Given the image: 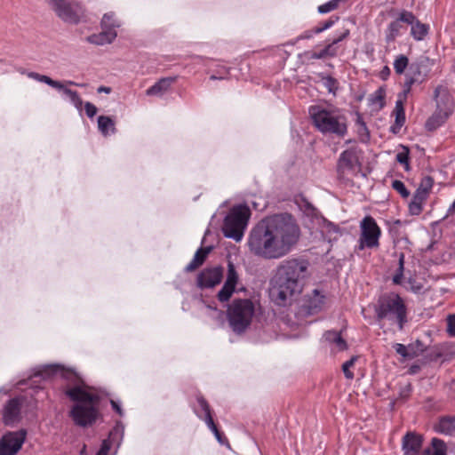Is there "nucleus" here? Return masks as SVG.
I'll list each match as a JSON object with an SVG mask.
<instances>
[{
	"label": "nucleus",
	"instance_id": "nucleus-54",
	"mask_svg": "<svg viewBox=\"0 0 455 455\" xmlns=\"http://www.w3.org/2000/svg\"><path fill=\"white\" fill-rule=\"evenodd\" d=\"M207 308H208V309H210V310H213V311H214V312H216L219 315H221V314H222V313H221V311L217 310L215 307H212L208 306V307H207Z\"/></svg>",
	"mask_w": 455,
	"mask_h": 455
},
{
	"label": "nucleus",
	"instance_id": "nucleus-43",
	"mask_svg": "<svg viewBox=\"0 0 455 455\" xmlns=\"http://www.w3.org/2000/svg\"><path fill=\"white\" fill-rule=\"evenodd\" d=\"M392 188L398 192L403 198H407L410 196V192L405 188L403 181L395 180L392 182Z\"/></svg>",
	"mask_w": 455,
	"mask_h": 455
},
{
	"label": "nucleus",
	"instance_id": "nucleus-27",
	"mask_svg": "<svg viewBox=\"0 0 455 455\" xmlns=\"http://www.w3.org/2000/svg\"><path fill=\"white\" fill-rule=\"evenodd\" d=\"M427 196L420 192H415L409 204V211L411 215H419L423 211V204Z\"/></svg>",
	"mask_w": 455,
	"mask_h": 455
},
{
	"label": "nucleus",
	"instance_id": "nucleus-28",
	"mask_svg": "<svg viewBox=\"0 0 455 455\" xmlns=\"http://www.w3.org/2000/svg\"><path fill=\"white\" fill-rule=\"evenodd\" d=\"M404 22L400 20V16L397 20L392 21L387 29L386 37L388 42L394 41L397 36H401L405 28L402 24Z\"/></svg>",
	"mask_w": 455,
	"mask_h": 455
},
{
	"label": "nucleus",
	"instance_id": "nucleus-33",
	"mask_svg": "<svg viewBox=\"0 0 455 455\" xmlns=\"http://www.w3.org/2000/svg\"><path fill=\"white\" fill-rule=\"evenodd\" d=\"M197 404L194 410L196 415L208 423V417L212 418L211 411L207 402L203 397H197Z\"/></svg>",
	"mask_w": 455,
	"mask_h": 455
},
{
	"label": "nucleus",
	"instance_id": "nucleus-56",
	"mask_svg": "<svg viewBox=\"0 0 455 455\" xmlns=\"http://www.w3.org/2000/svg\"><path fill=\"white\" fill-rule=\"evenodd\" d=\"M85 453V446L83 448V450L81 451V455H84Z\"/></svg>",
	"mask_w": 455,
	"mask_h": 455
},
{
	"label": "nucleus",
	"instance_id": "nucleus-36",
	"mask_svg": "<svg viewBox=\"0 0 455 455\" xmlns=\"http://www.w3.org/2000/svg\"><path fill=\"white\" fill-rule=\"evenodd\" d=\"M56 89L59 91H61L68 98L70 102L78 110L82 109L83 100L76 91H72V90L67 88L62 83H61V88H56Z\"/></svg>",
	"mask_w": 455,
	"mask_h": 455
},
{
	"label": "nucleus",
	"instance_id": "nucleus-1",
	"mask_svg": "<svg viewBox=\"0 0 455 455\" xmlns=\"http://www.w3.org/2000/svg\"><path fill=\"white\" fill-rule=\"evenodd\" d=\"M300 228L288 213L275 214L260 220L250 232L249 251L265 259H278L289 254L298 243Z\"/></svg>",
	"mask_w": 455,
	"mask_h": 455
},
{
	"label": "nucleus",
	"instance_id": "nucleus-39",
	"mask_svg": "<svg viewBox=\"0 0 455 455\" xmlns=\"http://www.w3.org/2000/svg\"><path fill=\"white\" fill-rule=\"evenodd\" d=\"M408 58L404 55H399L394 61V69L397 74H403L408 66Z\"/></svg>",
	"mask_w": 455,
	"mask_h": 455
},
{
	"label": "nucleus",
	"instance_id": "nucleus-55",
	"mask_svg": "<svg viewBox=\"0 0 455 455\" xmlns=\"http://www.w3.org/2000/svg\"><path fill=\"white\" fill-rule=\"evenodd\" d=\"M407 347H409V348H410V349H409V351H410V352H417V351L415 350V348H414V345H412V344H411V345L407 346Z\"/></svg>",
	"mask_w": 455,
	"mask_h": 455
},
{
	"label": "nucleus",
	"instance_id": "nucleus-42",
	"mask_svg": "<svg viewBox=\"0 0 455 455\" xmlns=\"http://www.w3.org/2000/svg\"><path fill=\"white\" fill-rule=\"evenodd\" d=\"M357 357L353 356L350 360L345 362L342 365L344 375L348 379H352L354 378V373L350 371V368L354 366Z\"/></svg>",
	"mask_w": 455,
	"mask_h": 455
},
{
	"label": "nucleus",
	"instance_id": "nucleus-5",
	"mask_svg": "<svg viewBox=\"0 0 455 455\" xmlns=\"http://www.w3.org/2000/svg\"><path fill=\"white\" fill-rule=\"evenodd\" d=\"M377 321L382 327L384 321L396 324L402 331L407 322V309L403 299L395 293L380 296L374 305Z\"/></svg>",
	"mask_w": 455,
	"mask_h": 455
},
{
	"label": "nucleus",
	"instance_id": "nucleus-15",
	"mask_svg": "<svg viewBox=\"0 0 455 455\" xmlns=\"http://www.w3.org/2000/svg\"><path fill=\"white\" fill-rule=\"evenodd\" d=\"M349 35L348 29H344L337 37H335L331 43H329L323 49L320 51H312L307 52L309 59L311 60H321L326 58H333L338 54L337 44L343 39L347 38Z\"/></svg>",
	"mask_w": 455,
	"mask_h": 455
},
{
	"label": "nucleus",
	"instance_id": "nucleus-31",
	"mask_svg": "<svg viewBox=\"0 0 455 455\" xmlns=\"http://www.w3.org/2000/svg\"><path fill=\"white\" fill-rule=\"evenodd\" d=\"M98 127L104 136L116 132L115 123L109 116H100L98 117Z\"/></svg>",
	"mask_w": 455,
	"mask_h": 455
},
{
	"label": "nucleus",
	"instance_id": "nucleus-57",
	"mask_svg": "<svg viewBox=\"0 0 455 455\" xmlns=\"http://www.w3.org/2000/svg\"><path fill=\"white\" fill-rule=\"evenodd\" d=\"M67 84H76V83H74L72 81H68Z\"/></svg>",
	"mask_w": 455,
	"mask_h": 455
},
{
	"label": "nucleus",
	"instance_id": "nucleus-17",
	"mask_svg": "<svg viewBox=\"0 0 455 455\" xmlns=\"http://www.w3.org/2000/svg\"><path fill=\"white\" fill-rule=\"evenodd\" d=\"M21 402L19 398L11 399L3 409V421L5 425L12 426L20 419Z\"/></svg>",
	"mask_w": 455,
	"mask_h": 455
},
{
	"label": "nucleus",
	"instance_id": "nucleus-25",
	"mask_svg": "<svg viewBox=\"0 0 455 455\" xmlns=\"http://www.w3.org/2000/svg\"><path fill=\"white\" fill-rule=\"evenodd\" d=\"M435 428L440 434L455 436V416L442 418Z\"/></svg>",
	"mask_w": 455,
	"mask_h": 455
},
{
	"label": "nucleus",
	"instance_id": "nucleus-20",
	"mask_svg": "<svg viewBox=\"0 0 455 455\" xmlns=\"http://www.w3.org/2000/svg\"><path fill=\"white\" fill-rule=\"evenodd\" d=\"M123 436L124 427L117 424L110 431L108 438L102 442L101 447L97 452V455H108V452L113 446H116V448L120 446Z\"/></svg>",
	"mask_w": 455,
	"mask_h": 455
},
{
	"label": "nucleus",
	"instance_id": "nucleus-40",
	"mask_svg": "<svg viewBox=\"0 0 455 455\" xmlns=\"http://www.w3.org/2000/svg\"><path fill=\"white\" fill-rule=\"evenodd\" d=\"M403 268H404V255H403V253H400L399 267H398L396 274L393 277V282L395 283H396V284L402 283Z\"/></svg>",
	"mask_w": 455,
	"mask_h": 455
},
{
	"label": "nucleus",
	"instance_id": "nucleus-26",
	"mask_svg": "<svg viewBox=\"0 0 455 455\" xmlns=\"http://www.w3.org/2000/svg\"><path fill=\"white\" fill-rule=\"evenodd\" d=\"M323 339L333 347L334 351H343L347 348V342L341 338L340 333L334 331H328L324 333Z\"/></svg>",
	"mask_w": 455,
	"mask_h": 455
},
{
	"label": "nucleus",
	"instance_id": "nucleus-30",
	"mask_svg": "<svg viewBox=\"0 0 455 455\" xmlns=\"http://www.w3.org/2000/svg\"><path fill=\"white\" fill-rule=\"evenodd\" d=\"M211 251V247L201 248L196 252L192 261L186 267L188 272H191L201 266Z\"/></svg>",
	"mask_w": 455,
	"mask_h": 455
},
{
	"label": "nucleus",
	"instance_id": "nucleus-41",
	"mask_svg": "<svg viewBox=\"0 0 455 455\" xmlns=\"http://www.w3.org/2000/svg\"><path fill=\"white\" fill-rule=\"evenodd\" d=\"M338 20H339V17H331L329 20H327L326 21H324L321 25H319L316 28H314V33L315 34H320V33L329 29L330 28H331L335 24V22Z\"/></svg>",
	"mask_w": 455,
	"mask_h": 455
},
{
	"label": "nucleus",
	"instance_id": "nucleus-32",
	"mask_svg": "<svg viewBox=\"0 0 455 455\" xmlns=\"http://www.w3.org/2000/svg\"><path fill=\"white\" fill-rule=\"evenodd\" d=\"M447 446L446 443L438 438H433L431 441V447L426 450V455H446Z\"/></svg>",
	"mask_w": 455,
	"mask_h": 455
},
{
	"label": "nucleus",
	"instance_id": "nucleus-35",
	"mask_svg": "<svg viewBox=\"0 0 455 455\" xmlns=\"http://www.w3.org/2000/svg\"><path fill=\"white\" fill-rule=\"evenodd\" d=\"M394 113L395 116V122L393 130L395 131V128L398 130L401 129L405 123V112L402 100H396Z\"/></svg>",
	"mask_w": 455,
	"mask_h": 455
},
{
	"label": "nucleus",
	"instance_id": "nucleus-52",
	"mask_svg": "<svg viewBox=\"0 0 455 455\" xmlns=\"http://www.w3.org/2000/svg\"><path fill=\"white\" fill-rule=\"evenodd\" d=\"M111 88L110 87H108V86H100L98 89H97V92L99 93H101V92H104V93H110L111 92Z\"/></svg>",
	"mask_w": 455,
	"mask_h": 455
},
{
	"label": "nucleus",
	"instance_id": "nucleus-51",
	"mask_svg": "<svg viewBox=\"0 0 455 455\" xmlns=\"http://www.w3.org/2000/svg\"><path fill=\"white\" fill-rule=\"evenodd\" d=\"M112 408L120 415H123V411L117 402L111 400Z\"/></svg>",
	"mask_w": 455,
	"mask_h": 455
},
{
	"label": "nucleus",
	"instance_id": "nucleus-22",
	"mask_svg": "<svg viewBox=\"0 0 455 455\" xmlns=\"http://www.w3.org/2000/svg\"><path fill=\"white\" fill-rule=\"evenodd\" d=\"M176 81V77L170 76L160 79L154 85L149 87L146 91V94L148 96H163L171 87V85Z\"/></svg>",
	"mask_w": 455,
	"mask_h": 455
},
{
	"label": "nucleus",
	"instance_id": "nucleus-46",
	"mask_svg": "<svg viewBox=\"0 0 455 455\" xmlns=\"http://www.w3.org/2000/svg\"><path fill=\"white\" fill-rule=\"evenodd\" d=\"M207 426L213 432V434H214L215 437L217 438V440L220 443H223V440L221 438V435H220V431L218 430L216 425L214 424L212 418H209L208 417Z\"/></svg>",
	"mask_w": 455,
	"mask_h": 455
},
{
	"label": "nucleus",
	"instance_id": "nucleus-4",
	"mask_svg": "<svg viewBox=\"0 0 455 455\" xmlns=\"http://www.w3.org/2000/svg\"><path fill=\"white\" fill-rule=\"evenodd\" d=\"M308 113L315 129L324 135L344 138L347 133V120L342 111L331 105H314Z\"/></svg>",
	"mask_w": 455,
	"mask_h": 455
},
{
	"label": "nucleus",
	"instance_id": "nucleus-53",
	"mask_svg": "<svg viewBox=\"0 0 455 455\" xmlns=\"http://www.w3.org/2000/svg\"><path fill=\"white\" fill-rule=\"evenodd\" d=\"M314 30L313 31H305L301 36L300 38L302 39H309L313 36Z\"/></svg>",
	"mask_w": 455,
	"mask_h": 455
},
{
	"label": "nucleus",
	"instance_id": "nucleus-38",
	"mask_svg": "<svg viewBox=\"0 0 455 455\" xmlns=\"http://www.w3.org/2000/svg\"><path fill=\"white\" fill-rule=\"evenodd\" d=\"M433 184V179L429 176H426L421 180V182L416 191L420 192L423 195L428 196L429 192L432 189Z\"/></svg>",
	"mask_w": 455,
	"mask_h": 455
},
{
	"label": "nucleus",
	"instance_id": "nucleus-14",
	"mask_svg": "<svg viewBox=\"0 0 455 455\" xmlns=\"http://www.w3.org/2000/svg\"><path fill=\"white\" fill-rule=\"evenodd\" d=\"M223 278V269L220 267H207L197 275V285L201 289L213 288Z\"/></svg>",
	"mask_w": 455,
	"mask_h": 455
},
{
	"label": "nucleus",
	"instance_id": "nucleus-12",
	"mask_svg": "<svg viewBox=\"0 0 455 455\" xmlns=\"http://www.w3.org/2000/svg\"><path fill=\"white\" fill-rule=\"evenodd\" d=\"M26 438V431L20 430L5 434L0 440V455H15Z\"/></svg>",
	"mask_w": 455,
	"mask_h": 455
},
{
	"label": "nucleus",
	"instance_id": "nucleus-19",
	"mask_svg": "<svg viewBox=\"0 0 455 455\" xmlns=\"http://www.w3.org/2000/svg\"><path fill=\"white\" fill-rule=\"evenodd\" d=\"M308 315L316 314L326 307V298L318 290H314L311 294L306 296L303 305Z\"/></svg>",
	"mask_w": 455,
	"mask_h": 455
},
{
	"label": "nucleus",
	"instance_id": "nucleus-58",
	"mask_svg": "<svg viewBox=\"0 0 455 455\" xmlns=\"http://www.w3.org/2000/svg\"><path fill=\"white\" fill-rule=\"evenodd\" d=\"M48 4L52 1V0H46Z\"/></svg>",
	"mask_w": 455,
	"mask_h": 455
},
{
	"label": "nucleus",
	"instance_id": "nucleus-49",
	"mask_svg": "<svg viewBox=\"0 0 455 455\" xmlns=\"http://www.w3.org/2000/svg\"><path fill=\"white\" fill-rule=\"evenodd\" d=\"M228 73V69L223 67L221 69H220V76H216V75H212L211 76V79L212 80H216V79H223L224 78V75H226Z\"/></svg>",
	"mask_w": 455,
	"mask_h": 455
},
{
	"label": "nucleus",
	"instance_id": "nucleus-24",
	"mask_svg": "<svg viewBox=\"0 0 455 455\" xmlns=\"http://www.w3.org/2000/svg\"><path fill=\"white\" fill-rule=\"evenodd\" d=\"M319 225L322 235L329 242L337 240L340 235L339 228L327 220L322 219Z\"/></svg>",
	"mask_w": 455,
	"mask_h": 455
},
{
	"label": "nucleus",
	"instance_id": "nucleus-34",
	"mask_svg": "<svg viewBox=\"0 0 455 455\" xmlns=\"http://www.w3.org/2000/svg\"><path fill=\"white\" fill-rule=\"evenodd\" d=\"M22 74H25V72H22ZM26 75L28 77L40 83H44L52 88H61V82L55 81L47 76L41 75L36 72H27Z\"/></svg>",
	"mask_w": 455,
	"mask_h": 455
},
{
	"label": "nucleus",
	"instance_id": "nucleus-9",
	"mask_svg": "<svg viewBox=\"0 0 455 455\" xmlns=\"http://www.w3.org/2000/svg\"><path fill=\"white\" fill-rule=\"evenodd\" d=\"M49 5L55 14L66 23L77 24L85 19V9L76 0H52Z\"/></svg>",
	"mask_w": 455,
	"mask_h": 455
},
{
	"label": "nucleus",
	"instance_id": "nucleus-44",
	"mask_svg": "<svg viewBox=\"0 0 455 455\" xmlns=\"http://www.w3.org/2000/svg\"><path fill=\"white\" fill-rule=\"evenodd\" d=\"M339 0H331L328 3H325L318 7V12L320 13H327L330 12L335 9H337L339 5Z\"/></svg>",
	"mask_w": 455,
	"mask_h": 455
},
{
	"label": "nucleus",
	"instance_id": "nucleus-47",
	"mask_svg": "<svg viewBox=\"0 0 455 455\" xmlns=\"http://www.w3.org/2000/svg\"><path fill=\"white\" fill-rule=\"evenodd\" d=\"M447 331L450 336L455 337V316L449 315L447 319Z\"/></svg>",
	"mask_w": 455,
	"mask_h": 455
},
{
	"label": "nucleus",
	"instance_id": "nucleus-13",
	"mask_svg": "<svg viewBox=\"0 0 455 455\" xmlns=\"http://www.w3.org/2000/svg\"><path fill=\"white\" fill-rule=\"evenodd\" d=\"M240 278L235 265L228 261L226 280L222 288L219 291L217 298L220 302H228L237 290Z\"/></svg>",
	"mask_w": 455,
	"mask_h": 455
},
{
	"label": "nucleus",
	"instance_id": "nucleus-11",
	"mask_svg": "<svg viewBox=\"0 0 455 455\" xmlns=\"http://www.w3.org/2000/svg\"><path fill=\"white\" fill-rule=\"evenodd\" d=\"M121 25L120 21L116 18L114 12L105 13L101 20V32L92 35L88 40L90 43L99 45L112 43L116 36V28Z\"/></svg>",
	"mask_w": 455,
	"mask_h": 455
},
{
	"label": "nucleus",
	"instance_id": "nucleus-37",
	"mask_svg": "<svg viewBox=\"0 0 455 455\" xmlns=\"http://www.w3.org/2000/svg\"><path fill=\"white\" fill-rule=\"evenodd\" d=\"M395 352L404 359H412L418 355V352H410L409 347L400 343L394 346Z\"/></svg>",
	"mask_w": 455,
	"mask_h": 455
},
{
	"label": "nucleus",
	"instance_id": "nucleus-45",
	"mask_svg": "<svg viewBox=\"0 0 455 455\" xmlns=\"http://www.w3.org/2000/svg\"><path fill=\"white\" fill-rule=\"evenodd\" d=\"M409 152L406 148H403V150L398 152L396 155V161L402 164H405V169H408Z\"/></svg>",
	"mask_w": 455,
	"mask_h": 455
},
{
	"label": "nucleus",
	"instance_id": "nucleus-23",
	"mask_svg": "<svg viewBox=\"0 0 455 455\" xmlns=\"http://www.w3.org/2000/svg\"><path fill=\"white\" fill-rule=\"evenodd\" d=\"M421 437L419 435L409 433L403 442V448L406 455H416L421 447Z\"/></svg>",
	"mask_w": 455,
	"mask_h": 455
},
{
	"label": "nucleus",
	"instance_id": "nucleus-8",
	"mask_svg": "<svg viewBox=\"0 0 455 455\" xmlns=\"http://www.w3.org/2000/svg\"><path fill=\"white\" fill-rule=\"evenodd\" d=\"M251 212L250 209L243 204L234 206L226 216L223 224V233L226 237L235 241H241L247 227Z\"/></svg>",
	"mask_w": 455,
	"mask_h": 455
},
{
	"label": "nucleus",
	"instance_id": "nucleus-21",
	"mask_svg": "<svg viewBox=\"0 0 455 455\" xmlns=\"http://www.w3.org/2000/svg\"><path fill=\"white\" fill-rule=\"evenodd\" d=\"M73 375V371L65 370L59 364L45 365L35 374V376H40L44 379L49 378L51 376H60L62 378L68 379Z\"/></svg>",
	"mask_w": 455,
	"mask_h": 455
},
{
	"label": "nucleus",
	"instance_id": "nucleus-6",
	"mask_svg": "<svg viewBox=\"0 0 455 455\" xmlns=\"http://www.w3.org/2000/svg\"><path fill=\"white\" fill-rule=\"evenodd\" d=\"M258 308V305L249 299H234L227 310L232 331L238 334L244 332L251 324Z\"/></svg>",
	"mask_w": 455,
	"mask_h": 455
},
{
	"label": "nucleus",
	"instance_id": "nucleus-50",
	"mask_svg": "<svg viewBox=\"0 0 455 455\" xmlns=\"http://www.w3.org/2000/svg\"><path fill=\"white\" fill-rule=\"evenodd\" d=\"M325 85L329 88V91L331 92L336 86V81L333 78L328 77L325 81Z\"/></svg>",
	"mask_w": 455,
	"mask_h": 455
},
{
	"label": "nucleus",
	"instance_id": "nucleus-16",
	"mask_svg": "<svg viewBox=\"0 0 455 455\" xmlns=\"http://www.w3.org/2000/svg\"><path fill=\"white\" fill-rule=\"evenodd\" d=\"M400 20L411 26V35L415 40H423L427 35L428 26L419 21L412 12L408 11L401 12Z\"/></svg>",
	"mask_w": 455,
	"mask_h": 455
},
{
	"label": "nucleus",
	"instance_id": "nucleus-7",
	"mask_svg": "<svg viewBox=\"0 0 455 455\" xmlns=\"http://www.w3.org/2000/svg\"><path fill=\"white\" fill-rule=\"evenodd\" d=\"M436 108L425 124L427 131H435L441 127L453 112V99L446 87L438 86L435 91Z\"/></svg>",
	"mask_w": 455,
	"mask_h": 455
},
{
	"label": "nucleus",
	"instance_id": "nucleus-3",
	"mask_svg": "<svg viewBox=\"0 0 455 455\" xmlns=\"http://www.w3.org/2000/svg\"><path fill=\"white\" fill-rule=\"evenodd\" d=\"M66 395L76 404L70 415L75 423L81 427L92 425L98 417L99 395L84 383H78L66 390Z\"/></svg>",
	"mask_w": 455,
	"mask_h": 455
},
{
	"label": "nucleus",
	"instance_id": "nucleus-2",
	"mask_svg": "<svg viewBox=\"0 0 455 455\" xmlns=\"http://www.w3.org/2000/svg\"><path fill=\"white\" fill-rule=\"evenodd\" d=\"M307 270V263L297 259L282 261L271 280L269 295L278 306L290 304L302 291V280Z\"/></svg>",
	"mask_w": 455,
	"mask_h": 455
},
{
	"label": "nucleus",
	"instance_id": "nucleus-18",
	"mask_svg": "<svg viewBox=\"0 0 455 455\" xmlns=\"http://www.w3.org/2000/svg\"><path fill=\"white\" fill-rule=\"evenodd\" d=\"M359 155L356 148H353L341 153L338 164L340 172L355 171L359 168Z\"/></svg>",
	"mask_w": 455,
	"mask_h": 455
},
{
	"label": "nucleus",
	"instance_id": "nucleus-29",
	"mask_svg": "<svg viewBox=\"0 0 455 455\" xmlns=\"http://www.w3.org/2000/svg\"><path fill=\"white\" fill-rule=\"evenodd\" d=\"M386 91L383 88L376 90L369 98L370 106L376 111H379L385 106Z\"/></svg>",
	"mask_w": 455,
	"mask_h": 455
},
{
	"label": "nucleus",
	"instance_id": "nucleus-10",
	"mask_svg": "<svg viewBox=\"0 0 455 455\" xmlns=\"http://www.w3.org/2000/svg\"><path fill=\"white\" fill-rule=\"evenodd\" d=\"M359 249H375L379 246L381 229L371 216H365L360 221Z\"/></svg>",
	"mask_w": 455,
	"mask_h": 455
},
{
	"label": "nucleus",
	"instance_id": "nucleus-59",
	"mask_svg": "<svg viewBox=\"0 0 455 455\" xmlns=\"http://www.w3.org/2000/svg\"><path fill=\"white\" fill-rule=\"evenodd\" d=\"M453 206H455V201H454Z\"/></svg>",
	"mask_w": 455,
	"mask_h": 455
},
{
	"label": "nucleus",
	"instance_id": "nucleus-48",
	"mask_svg": "<svg viewBox=\"0 0 455 455\" xmlns=\"http://www.w3.org/2000/svg\"><path fill=\"white\" fill-rule=\"evenodd\" d=\"M85 113L88 117L92 118L97 113V108L91 102H86L84 104Z\"/></svg>",
	"mask_w": 455,
	"mask_h": 455
}]
</instances>
